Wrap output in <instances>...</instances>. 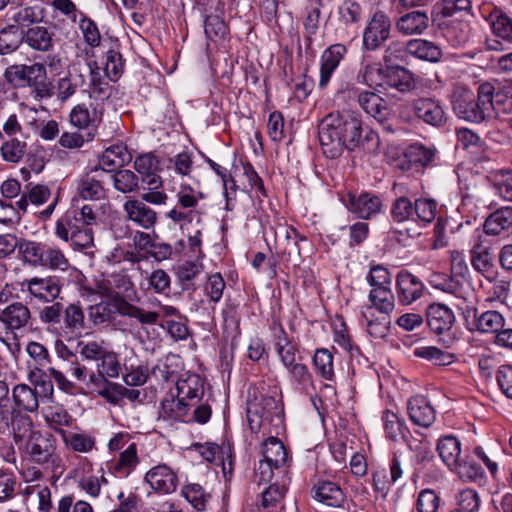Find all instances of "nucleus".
Returning a JSON list of instances; mask_svg holds the SVG:
<instances>
[{"mask_svg":"<svg viewBox=\"0 0 512 512\" xmlns=\"http://www.w3.org/2000/svg\"><path fill=\"white\" fill-rule=\"evenodd\" d=\"M318 137L323 153L332 159L340 156L344 149L373 150L379 143L378 134L364 129L361 119L349 113L326 115L318 125Z\"/></svg>","mask_w":512,"mask_h":512,"instance_id":"nucleus-1","label":"nucleus"},{"mask_svg":"<svg viewBox=\"0 0 512 512\" xmlns=\"http://www.w3.org/2000/svg\"><path fill=\"white\" fill-rule=\"evenodd\" d=\"M492 83L484 82L479 85L477 95L471 90L457 86L451 94V104L455 114L472 123H480L491 119L493 111L491 97Z\"/></svg>","mask_w":512,"mask_h":512,"instance_id":"nucleus-2","label":"nucleus"},{"mask_svg":"<svg viewBox=\"0 0 512 512\" xmlns=\"http://www.w3.org/2000/svg\"><path fill=\"white\" fill-rule=\"evenodd\" d=\"M116 313L137 319L142 325H155L160 317L158 312L145 311L120 297L114 301H101L87 309L88 318L94 325L112 321Z\"/></svg>","mask_w":512,"mask_h":512,"instance_id":"nucleus-3","label":"nucleus"},{"mask_svg":"<svg viewBox=\"0 0 512 512\" xmlns=\"http://www.w3.org/2000/svg\"><path fill=\"white\" fill-rule=\"evenodd\" d=\"M176 198L177 205L167 212L166 217L179 224L181 228L191 223L201 224L203 212L199 208V203L204 194L190 185L182 184Z\"/></svg>","mask_w":512,"mask_h":512,"instance_id":"nucleus-4","label":"nucleus"},{"mask_svg":"<svg viewBox=\"0 0 512 512\" xmlns=\"http://www.w3.org/2000/svg\"><path fill=\"white\" fill-rule=\"evenodd\" d=\"M55 234L59 239L69 242L73 250L86 251L87 254H92V252L88 251L94 247V233L92 229L90 227H82L71 215L66 214L56 221Z\"/></svg>","mask_w":512,"mask_h":512,"instance_id":"nucleus-5","label":"nucleus"},{"mask_svg":"<svg viewBox=\"0 0 512 512\" xmlns=\"http://www.w3.org/2000/svg\"><path fill=\"white\" fill-rule=\"evenodd\" d=\"M499 194L506 201H512V172L497 171L493 176V184L489 189L478 191L475 195H465L463 207H469L474 202L479 209H487L494 204L491 194Z\"/></svg>","mask_w":512,"mask_h":512,"instance_id":"nucleus-6","label":"nucleus"},{"mask_svg":"<svg viewBox=\"0 0 512 512\" xmlns=\"http://www.w3.org/2000/svg\"><path fill=\"white\" fill-rule=\"evenodd\" d=\"M351 92L365 113L382 124L384 129L392 131L391 126L388 124V120L391 117V109L384 98L372 90L353 88Z\"/></svg>","mask_w":512,"mask_h":512,"instance_id":"nucleus-7","label":"nucleus"},{"mask_svg":"<svg viewBox=\"0 0 512 512\" xmlns=\"http://www.w3.org/2000/svg\"><path fill=\"white\" fill-rule=\"evenodd\" d=\"M392 23L390 17L382 10L375 11L364 29L363 46L367 50H376L390 35Z\"/></svg>","mask_w":512,"mask_h":512,"instance_id":"nucleus-8","label":"nucleus"},{"mask_svg":"<svg viewBox=\"0 0 512 512\" xmlns=\"http://www.w3.org/2000/svg\"><path fill=\"white\" fill-rule=\"evenodd\" d=\"M102 117L103 113L97 106L87 107L85 104L74 106L69 114L71 125L80 130H86V140L88 141L95 138Z\"/></svg>","mask_w":512,"mask_h":512,"instance_id":"nucleus-9","label":"nucleus"},{"mask_svg":"<svg viewBox=\"0 0 512 512\" xmlns=\"http://www.w3.org/2000/svg\"><path fill=\"white\" fill-rule=\"evenodd\" d=\"M282 411V405L273 396H264L259 403L249 404L247 418L251 430L257 432L263 422H271L273 416H279Z\"/></svg>","mask_w":512,"mask_h":512,"instance_id":"nucleus-10","label":"nucleus"},{"mask_svg":"<svg viewBox=\"0 0 512 512\" xmlns=\"http://www.w3.org/2000/svg\"><path fill=\"white\" fill-rule=\"evenodd\" d=\"M32 320L31 311L27 305L14 302L0 312V329L6 333L15 334L24 330Z\"/></svg>","mask_w":512,"mask_h":512,"instance_id":"nucleus-11","label":"nucleus"},{"mask_svg":"<svg viewBox=\"0 0 512 512\" xmlns=\"http://www.w3.org/2000/svg\"><path fill=\"white\" fill-rule=\"evenodd\" d=\"M144 481L159 494H171L178 486V476L167 464L152 467L146 472Z\"/></svg>","mask_w":512,"mask_h":512,"instance_id":"nucleus-12","label":"nucleus"},{"mask_svg":"<svg viewBox=\"0 0 512 512\" xmlns=\"http://www.w3.org/2000/svg\"><path fill=\"white\" fill-rule=\"evenodd\" d=\"M123 211L129 221L145 230L153 229L157 222V212L141 199L127 198Z\"/></svg>","mask_w":512,"mask_h":512,"instance_id":"nucleus-13","label":"nucleus"},{"mask_svg":"<svg viewBox=\"0 0 512 512\" xmlns=\"http://www.w3.org/2000/svg\"><path fill=\"white\" fill-rule=\"evenodd\" d=\"M416 117L428 125L440 127L446 123L447 117L439 101L422 97L413 101Z\"/></svg>","mask_w":512,"mask_h":512,"instance_id":"nucleus-14","label":"nucleus"},{"mask_svg":"<svg viewBox=\"0 0 512 512\" xmlns=\"http://www.w3.org/2000/svg\"><path fill=\"white\" fill-rule=\"evenodd\" d=\"M25 452L31 460L37 464H45L50 461L55 452L54 440L40 432L31 433L27 439Z\"/></svg>","mask_w":512,"mask_h":512,"instance_id":"nucleus-15","label":"nucleus"},{"mask_svg":"<svg viewBox=\"0 0 512 512\" xmlns=\"http://www.w3.org/2000/svg\"><path fill=\"white\" fill-rule=\"evenodd\" d=\"M25 283L29 294L41 302H53L61 292L59 280L55 277H34L26 280Z\"/></svg>","mask_w":512,"mask_h":512,"instance_id":"nucleus-16","label":"nucleus"},{"mask_svg":"<svg viewBox=\"0 0 512 512\" xmlns=\"http://www.w3.org/2000/svg\"><path fill=\"white\" fill-rule=\"evenodd\" d=\"M482 15L496 37L508 42L512 41V18L506 12L488 5L482 9Z\"/></svg>","mask_w":512,"mask_h":512,"instance_id":"nucleus-17","label":"nucleus"},{"mask_svg":"<svg viewBox=\"0 0 512 512\" xmlns=\"http://www.w3.org/2000/svg\"><path fill=\"white\" fill-rule=\"evenodd\" d=\"M427 324L436 334L449 331L455 322L452 310L441 303H432L426 310Z\"/></svg>","mask_w":512,"mask_h":512,"instance_id":"nucleus-18","label":"nucleus"},{"mask_svg":"<svg viewBox=\"0 0 512 512\" xmlns=\"http://www.w3.org/2000/svg\"><path fill=\"white\" fill-rule=\"evenodd\" d=\"M347 207L359 218L369 219L381 211L382 202L378 196L370 193L349 194Z\"/></svg>","mask_w":512,"mask_h":512,"instance_id":"nucleus-19","label":"nucleus"},{"mask_svg":"<svg viewBox=\"0 0 512 512\" xmlns=\"http://www.w3.org/2000/svg\"><path fill=\"white\" fill-rule=\"evenodd\" d=\"M347 49L342 44H333L329 46L321 55V68L319 87L325 88L334 71L346 54Z\"/></svg>","mask_w":512,"mask_h":512,"instance_id":"nucleus-20","label":"nucleus"},{"mask_svg":"<svg viewBox=\"0 0 512 512\" xmlns=\"http://www.w3.org/2000/svg\"><path fill=\"white\" fill-rule=\"evenodd\" d=\"M407 410L411 421L425 428L430 427L436 419L434 408L424 396L412 397L408 402Z\"/></svg>","mask_w":512,"mask_h":512,"instance_id":"nucleus-21","label":"nucleus"},{"mask_svg":"<svg viewBox=\"0 0 512 512\" xmlns=\"http://www.w3.org/2000/svg\"><path fill=\"white\" fill-rule=\"evenodd\" d=\"M429 26L425 11L415 10L400 16L395 22L396 30L405 36L422 34Z\"/></svg>","mask_w":512,"mask_h":512,"instance_id":"nucleus-22","label":"nucleus"},{"mask_svg":"<svg viewBox=\"0 0 512 512\" xmlns=\"http://www.w3.org/2000/svg\"><path fill=\"white\" fill-rule=\"evenodd\" d=\"M121 369L122 366L118 354L107 349L96 362L97 374H91L90 381L97 384L107 381L106 378H117Z\"/></svg>","mask_w":512,"mask_h":512,"instance_id":"nucleus-23","label":"nucleus"},{"mask_svg":"<svg viewBox=\"0 0 512 512\" xmlns=\"http://www.w3.org/2000/svg\"><path fill=\"white\" fill-rule=\"evenodd\" d=\"M382 81L380 83L381 86L393 88L402 93L409 92L415 88L412 73L400 66L386 68Z\"/></svg>","mask_w":512,"mask_h":512,"instance_id":"nucleus-24","label":"nucleus"},{"mask_svg":"<svg viewBox=\"0 0 512 512\" xmlns=\"http://www.w3.org/2000/svg\"><path fill=\"white\" fill-rule=\"evenodd\" d=\"M423 283L409 272H401L397 276L398 298L402 304H410L417 300L422 292Z\"/></svg>","mask_w":512,"mask_h":512,"instance_id":"nucleus-25","label":"nucleus"},{"mask_svg":"<svg viewBox=\"0 0 512 512\" xmlns=\"http://www.w3.org/2000/svg\"><path fill=\"white\" fill-rule=\"evenodd\" d=\"M473 313L472 328L482 334H496L505 325V319L501 313L495 310H488L478 314L476 309ZM470 313V310L468 311Z\"/></svg>","mask_w":512,"mask_h":512,"instance_id":"nucleus-26","label":"nucleus"},{"mask_svg":"<svg viewBox=\"0 0 512 512\" xmlns=\"http://www.w3.org/2000/svg\"><path fill=\"white\" fill-rule=\"evenodd\" d=\"M484 231L493 236L512 232V207H501L490 214L484 223Z\"/></svg>","mask_w":512,"mask_h":512,"instance_id":"nucleus-27","label":"nucleus"},{"mask_svg":"<svg viewBox=\"0 0 512 512\" xmlns=\"http://www.w3.org/2000/svg\"><path fill=\"white\" fill-rule=\"evenodd\" d=\"M315 498L329 507H340L345 501V494L340 486L331 481H320L315 487Z\"/></svg>","mask_w":512,"mask_h":512,"instance_id":"nucleus-28","label":"nucleus"},{"mask_svg":"<svg viewBox=\"0 0 512 512\" xmlns=\"http://www.w3.org/2000/svg\"><path fill=\"white\" fill-rule=\"evenodd\" d=\"M26 85L34 88L36 97L47 98L51 96V86L47 82L46 68L41 63L28 65Z\"/></svg>","mask_w":512,"mask_h":512,"instance_id":"nucleus-29","label":"nucleus"},{"mask_svg":"<svg viewBox=\"0 0 512 512\" xmlns=\"http://www.w3.org/2000/svg\"><path fill=\"white\" fill-rule=\"evenodd\" d=\"M12 397L15 405L26 412H35L39 407L38 394L31 385L17 384L13 387Z\"/></svg>","mask_w":512,"mask_h":512,"instance_id":"nucleus-30","label":"nucleus"},{"mask_svg":"<svg viewBox=\"0 0 512 512\" xmlns=\"http://www.w3.org/2000/svg\"><path fill=\"white\" fill-rule=\"evenodd\" d=\"M51 196V191L48 186L42 184L27 185L26 190L23 192L21 198L16 202L19 210L26 212L29 203L40 206L44 204Z\"/></svg>","mask_w":512,"mask_h":512,"instance_id":"nucleus-31","label":"nucleus"},{"mask_svg":"<svg viewBox=\"0 0 512 512\" xmlns=\"http://www.w3.org/2000/svg\"><path fill=\"white\" fill-rule=\"evenodd\" d=\"M437 451L442 461L453 470L460 463V442L453 436L441 438L437 445Z\"/></svg>","mask_w":512,"mask_h":512,"instance_id":"nucleus-32","label":"nucleus"},{"mask_svg":"<svg viewBox=\"0 0 512 512\" xmlns=\"http://www.w3.org/2000/svg\"><path fill=\"white\" fill-rule=\"evenodd\" d=\"M108 284L114 291V300L119 297L126 301L133 300L137 294L130 277L123 271L109 274Z\"/></svg>","mask_w":512,"mask_h":512,"instance_id":"nucleus-33","label":"nucleus"},{"mask_svg":"<svg viewBox=\"0 0 512 512\" xmlns=\"http://www.w3.org/2000/svg\"><path fill=\"white\" fill-rule=\"evenodd\" d=\"M492 105L491 119L500 117L501 114H509L512 112V89L510 87H499L497 90L492 84L490 97Z\"/></svg>","mask_w":512,"mask_h":512,"instance_id":"nucleus-34","label":"nucleus"},{"mask_svg":"<svg viewBox=\"0 0 512 512\" xmlns=\"http://www.w3.org/2000/svg\"><path fill=\"white\" fill-rule=\"evenodd\" d=\"M260 453L263 459L273 463L274 467H282L287 460V451L283 443L276 437H270L262 443Z\"/></svg>","mask_w":512,"mask_h":512,"instance_id":"nucleus-35","label":"nucleus"},{"mask_svg":"<svg viewBox=\"0 0 512 512\" xmlns=\"http://www.w3.org/2000/svg\"><path fill=\"white\" fill-rule=\"evenodd\" d=\"M25 42L34 50L48 52L53 47L52 33L42 26L31 27L26 32Z\"/></svg>","mask_w":512,"mask_h":512,"instance_id":"nucleus-36","label":"nucleus"},{"mask_svg":"<svg viewBox=\"0 0 512 512\" xmlns=\"http://www.w3.org/2000/svg\"><path fill=\"white\" fill-rule=\"evenodd\" d=\"M408 52L410 55L430 62H437L442 55L438 46L424 39H413L408 41Z\"/></svg>","mask_w":512,"mask_h":512,"instance_id":"nucleus-37","label":"nucleus"},{"mask_svg":"<svg viewBox=\"0 0 512 512\" xmlns=\"http://www.w3.org/2000/svg\"><path fill=\"white\" fill-rule=\"evenodd\" d=\"M126 154V148L121 145L107 148L100 157L99 168H96L95 172L99 169L102 171H113L115 168L123 166L126 161Z\"/></svg>","mask_w":512,"mask_h":512,"instance_id":"nucleus-38","label":"nucleus"},{"mask_svg":"<svg viewBox=\"0 0 512 512\" xmlns=\"http://www.w3.org/2000/svg\"><path fill=\"white\" fill-rule=\"evenodd\" d=\"M471 264L475 270L484 274L491 271L493 267L490 248L481 240L475 242L471 248Z\"/></svg>","mask_w":512,"mask_h":512,"instance_id":"nucleus-39","label":"nucleus"},{"mask_svg":"<svg viewBox=\"0 0 512 512\" xmlns=\"http://www.w3.org/2000/svg\"><path fill=\"white\" fill-rule=\"evenodd\" d=\"M77 191L79 196L85 200L100 199L105 194L100 180L92 174H86L79 179Z\"/></svg>","mask_w":512,"mask_h":512,"instance_id":"nucleus-40","label":"nucleus"},{"mask_svg":"<svg viewBox=\"0 0 512 512\" xmlns=\"http://www.w3.org/2000/svg\"><path fill=\"white\" fill-rule=\"evenodd\" d=\"M369 300L379 312L389 315L395 307V297L390 287L371 288Z\"/></svg>","mask_w":512,"mask_h":512,"instance_id":"nucleus-41","label":"nucleus"},{"mask_svg":"<svg viewBox=\"0 0 512 512\" xmlns=\"http://www.w3.org/2000/svg\"><path fill=\"white\" fill-rule=\"evenodd\" d=\"M275 345L281 362L286 368L297 363L295 357L296 348L282 328H279L275 334Z\"/></svg>","mask_w":512,"mask_h":512,"instance_id":"nucleus-42","label":"nucleus"},{"mask_svg":"<svg viewBox=\"0 0 512 512\" xmlns=\"http://www.w3.org/2000/svg\"><path fill=\"white\" fill-rule=\"evenodd\" d=\"M114 188L123 193H136L139 190V177L131 170H118L112 175Z\"/></svg>","mask_w":512,"mask_h":512,"instance_id":"nucleus-43","label":"nucleus"},{"mask_svg":"<svg viewBox=\"0 0 512 512\" xmlns=\"http://www.w3.org/2000/svg\"><path fill=\"white\" fill-rule=\"evenodd\" d=\"M187 413L188 404L177 395L162 401L161 415L164 419L183 420Z\"/></svg>","mask_w":512,"mask_h":512,"instance_id":"nucleus-44","label":"nucleus"},{"mask_svg":"<svg viewBox=\"0 0 512 512\" xmlns=\"http://www.w3.org/2000/svg\"><path fill=\"white\" fill-rule=\"evenodd\" d=\"M319 19H320V10L318 8H313L308 11L306 17L304 18V39L306 42V47L308 49L312 48V45L317 42L319 46H322V42L319 41Z\"/></svg>","mask_w":512,"mask_h":512,"instance_id":"nucleus-45","label":"nucleus"},{"mask_svg":"<svg viewBox=\"0 0 512 512\" xmlns=\"http://www.w3.org/2000/svg\"><path fill=\"white\" fill-rule=\"evenodd\" d=\"M44 250L45 247L41 243L20 239L18 252L22 256V259L31 265H41Z\"/></svg>","mask_w":512,"mask_h":512,"instance_id":"nucleus-46","label":"nucleus"},{"mask_svg":"<svg viewBox=\"0 0 512 512\" xmlns=\"http://www.w3.org/2000/svg\"><path fill=\"white\" fill-rule=\"evenodd\" d=\"M444 36L453 45L460 46L469 39L470 26L467 22L451 21L443 29Z\"/></svg>","mask_w":512,"mask_h":512,"instance_id":"nucleus-47","label":"nucleus"},{"mask_svg":"<svg viewBox=\"0 0 512 512\" xmlns=\"http://www.w3.org/2000/svg\"><path fill=\"white\" fill-rule=\"evenodd\" d=\"M47 425L61 435L64 426H70L72 416L62 407H50L44 415Z\"/></svg>","mask_w":512,"mask_h":512,"instance_id":"nucleus-48","label":"nucleus"},{"mask_svg":"<svg viewBox=\"0 0 512 512\" xmlns=\"http://www.w3.org/2000/svg\"><path fill=\"white\" fill-rule=\"evenodd\" d=\"M407 445L415 453L418 463L430 461L433 458L431 444L423 434L417 432L415 436L407 440Z\"/></svg>","mask_w":512,"mask_h":512,"instance_id":"nucleus-49","label":"nucleus"},{"mask_svg":"<svg viewBox=\"0 0 512 512\" xmlns=\"http://www.w3.org/2000/svg\"><path fill=\"white\" fill-rule=\"evenodd\" d=\"M29 380L36 390L39 400L53 397L54 386L49 375L41 371H33L29 374Z\"/></svg>","mask_w":512,"mask_h":512,"instance_id":"nucleus-50","label":"nucleus"},{"mask_svg":"<svg viewBox=\"0 0 512 512\" xmlns=\"http://www.w3.org/2000/svg\"><path fill=\"white\" fill-rule=\"evenodd\" d=\"M408 52V42L402 43L399 41L391 42L384 51L383 61L386 68L399 66V63L404 62Z\"/></svg>","mask_w":512,"mask_h":512,"instance_id":"nucleus-51","label":"nucleus"},{"mask_svg":"<svg viewBox=\"0 0 512 512\" xmlns=\"http://www.w3.org/2000/svg\"><path fill=\"white\" fill-rule=\"evenodd\" d=\"M22 33L17 26L11 25L0 31V54H9L15 51L21 41Z\"/></svg>","mask_w":512,"mask_h":512,"instance_id":"nucleus-52","label":"nucleus"},{"mask_svg":"<svg viewBox=\"0 0 512 512\" xmlns=\"http://www.w3.org/2000/svg\"><path fill=\"white\" fill-rule=\"evenodd\" d=\"M313 364L321 377L329 381L333 379V355L328 349H318L314 354Z\"/></svg>","mask_w":512,"mask_h":512,"instance_id":"nucleus-53","label":"nucleus"},{"mask_svg":"<svg viewBox=\"0 0 512 512\" xmlns=\"http://www.w3.org/2000/svg\"><path fill=\"white\" fill-rule=\"evenodd\" d=\"M61 437L66 445L77 452L87 453L93 450L95 446L94 439L87 434L61 431Z\"/></svg>","mask_w":512,"mask_h":512,"instance_id":"nucleus-54","label":"nucleus"},{"mask_svg":"<svg viewBox=\"0 0 512 512\" xmlns=\"http://www.w3.org/2000/svg\"><path fill=\"white\" fill-rule=\"evenodd\" d=\"M26 152V143L17 138L5 141L0 147L2 158L10 163H18L22 160Z\"/></svg>","mask_w":512,"mask_h":512,"instance_id":"nucleus-55","label":"nucleus"},{"mask_svg":"<svg viewBox=\"0 0 512 512\" xmlns=\"http://www.w3.org/2000/svg\"><path fill=\"white\" fill-rule=\"evenodd\" d=\"M182 495L198 511L205 510L210 497L201 485L195 483L184 486L182 489Z\"/></svg>","mask_w":512,"mask_h":512,"instance_id":"nucleus-56","label":"nucleus"},{"mask_svg":"<svg viewBox=\"0 0 512 512\" xmlns=\"http://www.w3.org/2000/svg\"><path fill=\"white\" fill-rule=\"evenodd\" d=\"M382 420L387 438L393 441L404 438V424L396 413L386 410L383 413Z\"/></svg>","mask_w":512,"mask_h":512,"instance_id":"nucleus-57","label":"nucleus"},{"mask_svg":"<svg viewBox=\"0 0 512 512\" xmlns=\"http://www.w3.org/2000/svg\"><path fill=\"white\" fill-rule=\"evenodd\" d=\"M176 390L177 397L185 401L197 398L201 390L198 376L190 375L185 379H178L176 382Z\"/></svg>","mask_w":512,"mask_h":512,"instance_id":"nucleus-58","label":"nucleus"},{"mask_svg":"<svg viewBox=\"0 0 512 512\" xmlns=\"http://www.w3.org/2000/svg\"><path fill=\"white\" fill-rule=\"evenodd\" d=\"M419 358L431 361L436 365H448L452 362V355L434 346L417 347L413 351Z\"/></svg>","mask_w":512,"mask_h":512,"instance_id":"nucleus-59","label":"nucleus"},{"mask_svg":"<svg viewBox=\"0 0 512 512\" xmlns=\"http://www.w3.org/2000/svg\"><path fill=\"white\" fill-rule=\"evenodd\" d=\"M471 8L470 0H440L434 6L437 16L452 17L457 12L468 11Z\"/></svg>","mask_w":512,"mask_h":512,"instance_id":"nucleus-60","label":"nucleus"},{"mask_svg":"<svg viewBox=\"0 0 512 512\" xmlns=\"http://www.w3.org/2000/svg\"><path fill=\"white\" fill-rule=\"evenodd\" d=\"M384 71L377 63L364 64L357 74V82L367 85L369 88L380 85L379 78L382 79Z\"/></svg>","mask_w":512,"mask_h":512,"instance_id":"nucleus-61","label":"nucleus"},{"mask_svg":"<svg viewBox=\"0 0 512 512\" xmlns=\"http://www.w3.org/2000/svg\"><path fill=\"white\" fill-rule=\"evenodd\" d=\"M63 315L65 326L71 332L84 329L85 316L79 305L72 303L64 307Z\"/></svg>","mask_w":512,"mask_h":512,"instance_id":"nucleus-62","label":"nucleus"},{"mask_svg":"<svg viewBox=\"0 0 512 512\" xmlns=\"http://www.w3.org/2000/svg\"><path fill=\"white\" fill-rule=\"evenodd\" d=\"M44 17V10L39 6L23 7L16 11L12 19L19 26L27 27L33 23L40 22Z\"/></svg>","mask_w":512,"mask_h":512,"instance_id":"nucleus-63","label":"nucleus"},{"mask_svg":"<svg viewBox=\"0 0 512 512\" xmlns=\"http://www.w3.org/2000/svg\"><path fill=\"white\" fill-rule=\"evenodd\" d=\"M77 346L81 358L85 361L97 362L107 350L104 341H79Z\"/></svg>","mask_w":512,"mask_h":512,"instance_id":"nucleus-64","label":"nucleus"}]
</instances>
